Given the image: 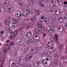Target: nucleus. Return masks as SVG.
Here are the masks:
<instances>
[{
  "label": "nucleus",
  "instance_id": "obj_46",
  "mask_svg": "<svg viewBox=\"0 0 67 67\" xmlns=\"http://www.w3.org/2000/svg\"><path fill=\"white\" fill-rule=\"evenodd\" d=\"M48 52V51L47 50H45L44 52V54H47Z\"/></svg>",
  "mask_w": 67,
  "mask_h": 67
},
{
  "label": "nucleus",
  "instance_id": "obj_25",
  "mask_svg": "<svg viewBox=\"0 0 67 67\" xmlns=\"http://www.w3.org/2000/svg\"><path fill=\"white\" fill-rule=\"evenodd\" d=\"M19 62H22V63H23V62H24V61L23 60V58H20L19 60Z\"/></svg>",
  "mask_w": 67,
  "mask_h": 67
},
{
  "label": "nucleus",
  "instance_id": "obj_36",
  "mask_svg": "<svg viewBox=\"0 0 67 67\" xmlns=\"http://www.w3.org/2000/svg\"><path fill=\"white\" fill-rule=\"evenodd\" d=\"M11 64V62H10L9 63V67H14L15 66V65H13L10 64Z\"/></svg>",
  "mask_w": 67,
  "mask_h": 67
},
{
  "label": "nucleus",
  "instance_id": "obj_26",
  "mask_svg": "<svg viewBox=\"0 0 67 67\" xmlns=\"http://www.w3.org/2000/svg\"><path fill=\"white\" fill-rule=\"evenodd\" d=\"M7 49L6 48H4L3 49V51L4 52V53H7Z\"/></svg>",
  "mask_w": 67,
  "mask_h": 67
},
{
  "label": "nucleus",
  "instance_id": "obj_40",
  "mask_svg": "<svg viewBox=\"0 0 67 67\" xmlns=\"http://www.w3.org/2000/svg\"><path fill=\"white\" fill-rule=\"evenodd\" d=\"M35 37L36 38H37V40H38H38H39V39H40V36H39L38 37L37 35H36Z\"/></svg>",
  "mask_w": 67,
  "mask_h": 67
},
{
  "label": "nucleus",
  "instance_id": "obj_45",
  "mask_svg": "<svg viewBox=\"0 0 67 67\" xmlns=\"http://www.w3.org/2000/svg\"><path fill=\"white\" fill-rule=\"evenodd\" d=\"M35 11L34 10H33L30 12V13H31V14H33L34 13Z\"/></svg>",
  "mask_w": 67,
  "mask_h": 67
},
{
  "label": "nucleus",
  "instance_id": "obj_24",
  "mask_svg": "<svg viewBox=\"0 0 67 67\" xmlns=\"http://www.w3.org/2000/svg\"><path fill=\"white\" fill-rule=\"evenodd\" d=\"M52 7L54 9H57L58 8L57 7V6H56L55 4V5H52Z\"/></svg>",
  "mask_w": 67,
  "mask_h": 67
},
{
  "label": "nucleus",
  "instance_id": "obj_18",
  "mask_svg": "<svg viewBox=\"0 0 67 67\" xmlns=\"http://www.w3.org/2000/svg\"><path fill=\"white\" fill-rule=\"evenodd\" d=\"M38 42V41L37 40H34L32 41V43L33 44H37Z\"/></svg>",
  "mask_w": 67,
  "mask_h": 67
},
{
  "label": "nucleus",
  "instance_id": "obj_52",
  "mask_svg": "<svg viewBox=\"0 0 67 67\" xmlns=\"http://www.w3.org/2000/svg\"><path fill=\"white\" fill-rule=\"evenodd\" d=\"M46 54L47 55H51V54L48 51V53H47Z\"/></svg>",
  "mask_w": 67,
  "mask_h": 67
},
{
  "label": "nucleus",
  "instance_id": "obj_63",
  "mask_svg": "<svg viewBox=\"0 0 67 67\" xmlns=\"http://www.w3.org/2000/svg\"><path fill=\"white\" fill-rule=\"evenodd\" d=\"M36 12H37V14H40V12L39 11H38V10H37L36 11Z\"/></svg>",
  "mask_w": 67,
  "mask_h": 67
},
{
  "label": "nucleus",
  "instance_id": "obj_38",
  "mask_svg": "<svg viewBox=\"0 0 67 67\" xmlns=\"http://www.w3.org/2000/svg\"><path fill=\"white\" fill-rule=\"evenodd\" d=\"M14 48L18 47H19V46H18V44H14Z\"/></svg>",
  "mask_w": 67,
  "mask_h": 67
},
{
  "label": "nucleus",
  "instance_id": "obj_51",
  "mask_svg": "<svg viewBox=\"0 0 67 67\" xmlns=\"http://www.w3.org/2000/svg\"><path fill=\"white\" fill-rule=\"evenodd\" d=\"M37 49L38 50H39L40 51H41V50H42V48L41 47H38Z\"/></svg>",
  "mask_w": 67,
  "mask_h": 67
},
{
  "label": "nucleus",
  "instance_id": "obj_64",
  "mask_svg": "<svg viewBox=\"0 0 67 67\" xmlns=\"http://www.w3.org/2000/svg\"><path fill=\"white\" fill-rule=\"evenodd\" d=\"M67 7V5H65L64 6L63 9H65V8H66V7Z\"/></svg>",
  "mask_w": 67,
  "mask_h": 67
},
{
  "label": "nucleus",
  "instance_id": "obj_7",
  "mask_svg": "<svg viewBox=\"0 0 67 67\" xmlns=\"http://www.w3.org/2000/svg\"><path fill=\"white\" fill-rule=\"evenodd\" d=\"M39 4L40 5L42 6V7H44V5H43V1L42 0H40L39 2Z\"/></svg>",
  "mask_w": 67,
  "mask_h": 67
},
{
  "label": "nucleus",
  "instance_id": "obj_5",
  "mask_svg": "<svg viewBox=\"0 0 67 67\" xmlns=\"http://www.w3.org/2000/svg\"><path fill=\"white\" fill-rule=\"evenodd\" d=\"M55 59H58L59 56H60V54L58 53H57L55 54Z\"/></svg>",
  "mask_w": 67,
  "mask_h": 67
},
{
  "label": "nucleus",
  "instance_id": "obj_28",
  "mask_svg": "<svg viewBox=\"0 0 67 67\" xmlns=\"http://www.w3.org/2000/svg\"><path fill=\"white\" fill-rule=\"evenodd\" d=\"M58 21H59V22H63V19L61 18H59L58 19Z\"/></svg>",
  "mask_w": 67,
  "mask_h": 67
},
{
  "label": "nucleus",
  "instance_id": "obj_15",
  "mask_svg": "<svg viewBox=\"0 0 67 67\" xmlns=\"http://www.w3.org/2000/svg\"><path fill=\"white\" fill-rule=\"evenodd\" d=\"M32 42V40L31 39H29L27 41V43L29 44H31Z\"/></svg>",
  "mask_w": 67,
  "mask_h": 67
},
{
  "label": "nucleus",
  "instance_id": "obj_50",
  "mask_svg": "<svg viewBox=\"0 0 67 67\" xmlns=\"http://www.w3.org/2000/svg\"><path fill=\"white\" fill-rule=\"evenodd\" d=\"M3 58V55H0V59H1V58Z\"/></svg>",
  "mask_w": 67,
  "mask_h": 67
},
{
  "label": "nucleus",
  "instance_id": "obj_27",
  "mask_svg": "<svg viewBox=\"0 0 67 67\" xmlns=\"http://www.w3.org/2000/svg\"><path fill=\"white\" fill-rule=\"evenodd\" d=\"M47 29L48 31H50V30H52V28L51 27L48 26L47 27Z\"/></svg>",
  "mask_w": 67,
  "mask_h": 67
},
{
  "label": "nucleus",
  "instance_id": "obj_42",
  "mask_svg": "<svg viewBox=\"0 0 67 67\" xmlns=\"http://www.w3.org/2000/svg\"><path fill=\"white\" fill-rule=\"evenodd\" d=\"M12 29L13 30L14 29H15V25H12Z\"/></svg>",
  "mask_w": 67,
  "mask_h": 67
},
{
  "label": "nucleus",
  "instance_id": "obj_33",
  "mask_svg": "<svg viewBox=\"0 0 67 67\" xmlns=\"http://www.w3.org/2000/svg\"><path fill=\"white\" fill-rule=\"evenodd\" d=\"M0 11L2 13L3 12H4V9H3V8H1L0 9Z\"/></svg>",
  "mask_w": 67,
  "mask_h": 67
},
{
  "label": "nucleus",
  "instance_id": "obj_31",
  "mask_svg": "<svg viewBox=\"0 0 67 67\" xmlns=\"http://www.w3.org/2000/svg\"><path fill=\"white\" fill-rule=\"evenodd\" d=\"M19 3L21 5H23L24 4L21 1H20L19 2Z\"/></svg>",
  "mask_w": 67,
  "mask_h": 67
},
{
  "label": "nucleus",
  "instance_id": "obj_22",
  "mask_svg": "<svg viewBox=\"0 0 67 67\" xmlns=\"http://www.w3.org/2000/svg\"><path fill=\"white\" fill-rule=\"evenodd\" d=\"M60 13V12H59V10L57 9L56 10L55 12V14H57V15H59Z\"/></svg>",
  "mask_w": 67,
  "mask_h": 67
},
{
  "label": "nucleus",
  "instance_id": "obj_11",
  "mask_svg": "<svg viewBox=\"0 0 67 67\" xmlns=\"http://www.w3.org/2000/svg\"><path fill=\"white\" fill-rule=\"evenodd\" d=\"M58 17V15H53L52 16V19L53 20H55Z\"/></svg>",
  "mask_w": 67,
  "mask_h": 67
},
{
  "label": "nucleus",
  "instance_id": "obj_39",
  "mask_svg": "<svg viewBox=\"0 0 67 67\" xmlns=\"http://www.w3.org/2000/svg\"><path fill=\"white\" fill-rule=\"evenodd\" d=\"M17 15H20V14H21V12H20V11H17Z\"/></svg>",
  "mask_w": 67,
  "mask_h": 67
},
{
  "label": "nucleus",
  "instance_id": "obj_20",
  "mask_svg": "<svg viewBox=\"0 0 67 67\" xmlns=\"http://www.w3.org/2000/svg\"><path fill=\"white\" fill-rule=\"evenodd\" d=\"M49 32L51 34L53 33H55V30L54 29H52V30H49Z\"/></svg>",
  "mask_w": 67,
  "mask_h": 67
},
{
  "label": "nucleus",
  "instance_id": "obj_43",
  "mask_svg": "<svg viewBox=\"0 0 67 67\" xmlns=\"http://www.w3.org/2000/svg\"><path fill=\"white\" fill-rule=\"evenodd\" d=\"M36 63L38 65H39L40 64H41V62H40V61H37L36 62Z\"/></svg>",
  "mask_w": 67,
  "mask_h": 67
},
{
  "label": "nucleus",
  "instance_id": "obj_62",
  "mask_svg": "<svg viewBox=\"0 0 67 67\" xmlns=\"http://www.w3.org/2000/svg\"><path fill=\"white\" fill-rule=\"evenodd\" d=\"M14 58H15V60H17V59H18V58L15 56V57Z\"/></svg>",
  "mask_w": 67,
  "mask_h": 67
},
{
  "label": "nucleus",
  "instance_id": "obj_29",
  "mask_svg": "<svg viewBox=\"0 0 67 67\" xmlns=\"http://www.w3.org/2000/svg\"><path fill=\"white\" fill-rule=\"evenodd\" d=\"M8 31L9 32V33H10V34H12V33H13V32L12 31V30L9 28L8 29Z\"/></svg>",
  "mask_w": 67,
  "mask_h": 67
},
{
  "label": "nucleus",
  "instance_id": "obj_58",
  "mask_svg": "<svg viewBox=\"0 0 67 67\" xmlns=\"http://www.w3.org/2000/svg\"><path fill=\"white\" fill-rule=\"evenodd\" d=\"M16 67H20V65H19V64H17L16 65Z\"/></svg>",
  "mask_w": 67,
  "mask_h": 67
},
{
  "label": "nucleus",
  "instance_id": "obj_59",
  "mask_svg": "<svg viewBox=\"0 0 67 67\" xmlns=\"http://www.w3.org/2000/svg\"><path fill=\"white\" fill-rule=\"evenodd\" d=\"M14 44V43H13V42H11L10 44V45H11V46L13 45Z\"/></svg>",
  "mask_w": 67,
  "mask_h": 67
},
{
  "label": "nucleus",
  "instance_id": "obj_37",
  "mask_svg": "<svg viewBox=\"0 0 67 67\" xmlns=\"http://www.w3.org/2000/svg\"><path fill=\"white\" fill-rule=\"evenodd\" d=\"M35 50V48H33L31 50V53H33V52H34V51Z\"/></svg>",
  "mask_w": 67,
  "mask_h": 67
},
{
  "label": "nucleus",
  "instance_id": "obj_35",
  "mask_svg": "<svg viewBox=\"0 0 67 67\" xmlns=\"http://www.w3.org/2000/svg\"><path fill=\"white\" fill-rule=\"evenodd\" d=\"M8 4H9V2H5L4 3V4L5 7H7V6H6V5H7Z\"/></svg>",
  "mask_w": 67,
  "mask_h": 67
},
{
  "label": "nucleus",
  "instance_id": "obj_10",
  "mask_svg": "<svg viewBox=\"0 0 67 67\" xmlns=\"http://www.w3.org/2000/svg\"><path fill=\"white\" fill-rule=\"evenodd\" d=\"M63 30H64L63 29V27H59L58 29V31H59V32H63Z\"/></svg>",
  "mask_w": 67,
  "mask_h": 67
},
{
  "label": "nucleus",
  "instance_id": "obj_4",
  "mask_svg": "<svg viewBox=\"0 0 67 67\" xmlns=\"http://www.w3.org/2000/svg\"><path fill=\"white\" fill-rule=\"evenodd\" d=\"M26 36L28 38H30L32 36V32L30 31L29 32H27L26 33Z\"/></svg>",
  "mask_w": 67,
  "mask_h": 67
},
{
  "label": "nucleus",
  "instance_id": "obj_17",
  "mask_svg": "<svg viewBox=\"0 0 67 67\" xmlns=\"http://www.w3.org/2000/svg\"><path fill=\"white\" fill-rule=\"evenodd\" d=\"M36 20V19L35 18V17H33L32 19H30V20L31 21H32V22H34Z\"/></svg>",
  "mask_w": 67,
  "mask_h": 67
},
{
  "label": "nucleus",
  "instance_id": "obj_32",
  "mask_svg": "<svg viewBox=\"0 0 67 67\" xmlns=\"http://www.w3.org/2000/svg\"><path fill=\"white\" fill-rule=\"evenodd\" d=\"M41 30L42 33H43V34H44V32H45V29H44V27L42 28Z\"/></svg>",
  "mask_w": 67,
  "mask_h": 67
},
{
  "label": "nucleus",
  "instance_id": "obj_56",
  "mask_svg": "<svg viewBox=\"0 0 67 67\" xmlns=\"http://www.w3.org/2000/svg\"><path fill=\"white\" fill-rule=\"evenodd\" d=\"M36 33H37V34H40V30H38V31H37Z\"/></svg>",
  "mask_w": 67,
  "mask_h": 67
},
{
  "label": "nucleus",
  "instance_id": "obj_9",
  "mask_svg": "<svg viewBox=\"0 0 67 67\" xmlns=\"http://www.w3.org/2000/svg\"><path fill=\"white\" fill-rule=\"evenodd\" d=\"M5 23L7 25H9V24L10 23V20L9 19H8L5 21Z\"/></svg>",
  "mask_w": 67,
  "mask_h": 67
},
{
  "label": "nucleus",
  "instance_id": "obj_30",
  "mask_svg": "<svg viewBox=\"0 0 67 67\" xmlns=\"http://www.w3.org/2000/svg\"><path fill=\"white\" fill-rule=\"evenodd\" d=\"M24 9H25V10H28L29 9V7L27 6H25L24 8Z\"/></svg>",
  "mask_w": 67,
  "mask_h": 67
},
{
  "label": "nucleus",
  "instance_id": "obj_16",
  "mask_svg": "<svg viewBox=\"0 0 67 67\" xmlns=\"http://www.w3.org/2000/svg\"><path fill=\"white\" fill-rule=\"evenodd\" d=\"M21 41V40L19 38H18L16 41V42L17 44L19 43V42H20Z\"/></svg>",
  "mask_w": 67,
  "mask_h": 67
},
{
  "label": "nucleus",
  "instance_id": "obj_61",
  "mask_svg": "<svg viewBox=\"0 0 67 67\" xmlns=\"http://www.w3.org/2000/svg\"><path fill=\"white\" fill-rule=\"evenodd\" d=\"M14 20L16 22H18V19L16 18H15L14 19Z\"/></svg>",
  "mask_w": 67,
  "mask_h": 67
},
{
  "label": "nucleus",
  "instance_id": "obj_55",
  "mask_svg": "<svg viewBox=\"0 0 67 67\" xmlns=\"http://www.w3.org/2000/svg\"><path fill=\"white\" fill-rule=\"evenodd\" d=\"M16 63V62L15 61V62H13L12 63V64H11V65H15V64Z\"/></svg>",
  "mask_w": 67,
  "mask_h": 67
},
{
  "label": "nucleus",
  "instance_id": "obj_12",
  "mask_svg": "<svg viewBox=\"0 0 67 67\" xmlns=\"http://www.w3.org/2000/svg\"><path fill=\"white\" fill-rule=\"evenodd\" d=\"M52 42H49L47 43V47H51L52 46Z\"/></svg>",
  "mask_w": 67,
  "mask_h": 67
},
{
  "label": "nucleus",
  "instance_id": "obj_3",
  "mask_svg": "<svg viewBox=\"0 0 67 67\" xmlns=\"http://www.w3.org/2000/svg\"><path fill=\"white\" fill-rule=\"evenodd\" d=\"M29 13L27 11H25L23 12V15L24 16H27L29 15Z\"/></svg>",
  "mask_w": 67,
  "mask_h": 67
},
{
  "label": "nucleus",
  "instance_id": "obj_6",
  "mask_svg": "<svg viewBox=\"0 0 67 67\" xmlns=\"http://www.w3.org/2000/svg\"><path fill=\"white\" fill-rule=\"evenodd\" d=\"M58 3L59 5H63V4H64V3L61 0H59L58 1Z\"/></svg>",
  "mask_w": 67,
  "mask_h": 67
},
{
  "label": "nucleus",
  "instance_id": "obj_44",
  "mask_svg": "<svg viewBox=\"0 0 67 67\" xmlns=\"http://www.w3.org/2000/svg\"><path fill=\"white\" fill-rule=\"evenodd\" d=\"M19 47H16V48H14V49H15V51H18V50H19Z\"/></svg>",
  "mask_w": 67,
  "mask_h": 67
},
{
  "label": "nucleus",
  "instance_id": "obj_48",
  "mask_svg": "<svg viewBox=\"0 0 67 67\" xmlns=\"http://www.w3.org/2000/svg\"><path fill=\"white\" fill-rule=\"evenodd\" d=\"M44 65L46 67H48V66H49L47 65V62H46L44 64Z\"/></svg>",
  "mask_w": 67,
  "mask_h": 67
},
{
  "label": "nucleus",
  "instance_id": "obj_34",
  "mask_svg": "<svg viewBox=\"0 0 67 67\" xmlns=\"http://www.w3.org/2000/svg\"><path fill=\"white\" fill-rule=\"evenodd\" d=\"M29 3L31 5H32L33 4V2L32 1H30Z\"/></svg>",
  "mask_w": 67,
  "mask_h": 67
},
{
  "label": "nucleus",
  "instance_id": "obj_14",
  "mask_svg": "<svg viewBox=\"0 0 67 67\" xmlns=\"http://www.w3.org/2000/svg\"><path fill=\"white\" fill-rule=\"evenodd\" d=\"M20 35L21 37H24L25 35V32L24 31H22L20 33Z\"/></svg>",
  "mask_w": 67,
  "mask_h": 67
},
{
  "label": "nucleus",
  "instance_id": "obj_21",
  "mask_svg": "<svg viewBox=\"0 0 67 67\" xmlns=\"http://www.w3.org/2000/svg\"><path fill=\"white\" fill-rule=\"evenodd\" d=\"M51 1L53 5H55V4H56V1H55V0H51Z\"/></svg>",
  "mask_w": 67,
  "mask_h": 67
},
{
  "label": "nucleus",
  "instance_id": "obj_41",
  "mask_svg": "<svg viewBox=\"0 0 67 67\" xmlns=\"http://www.w3.org/2000/svg\"><path fill=\"white\" fill-rule=\"evenodd\" d=\"M18 30H16V31H15L14 32V34L15 35V36L18 34Z\"/></svg>",
  "mask_w": 67,
  "mask_h": 67
},
{
  "label": "nucleus",
  "instance_id": "obj_57",
  "mask_svg": "<svg viewBox=\"0 0 67 67\" xmlns=\"http://www.w3.org/2000/svg\"><path fill=\"white\" fill-rule=\"evenodd\" d=\"M66 59V57L65 56H64V57H62V59Z\"/></svg>",
  "mask_w": 67,
  "mask_h": 67
},
{
  "label": "nucleus",
  "instance_id": "obj_49",
  "mask_svg": "<svg viewBox=\"0 0 67 67\" xmlns=\"http://www.w3.org/2000/svg\"><path fill=\"white\" fill-rule=\"evenodd\" d=\"M4 36L5 37H7L8 36V33H6V34H5L4 35Z\"/></svg>",
  "mask_w": 67,
  "mask_h": 67
},
{
  "label": "nucleus",
  "instance_id": "obj_19",
  "mask_svg": "<svg viewBox=\"0 0 67 67\" xmlns=\"http://www.w3.org/2000/svg\"><path fill=\"white\" fill-rule=\"evenodd\" d=\"M58 59H55V60H54L53 62V64L54 65L57 64V62H58Z\"/></svg>",
  "mask_w": 67,
  "mask_h": 67
},
{
  "label": "nucleus",
  "instance_id": "obj_23",
  "mask_svg": "<svg viewBox=\"0 0 67 67\" xmlns=\"http://www.w3.org/2000/svg\"><path fill=\"white\" fill-rule=\"evenodd\" d=\"M29 48L28 47H26V48H25V49H24V52H25V53H26L27 51L29 50Z\"/></svg>",
  "mask_w": 67,
  "mask_h": 67
},
{
  "label": "nucleus",
  "instance_id": "obj_1",
  "mask_svg": "<svg viewBox=\"0 0 67 67\" xmlns=\"http://www.w3.org/2000/svg\"><path fill=\"white\" fill-rule=\"evenodd\" d=\"M40 20L41 22H44L46 24H47L49 22V19L48 18L46 19H45V17L44 16L41 17L40 18Z\"/></svg>",
  "mask_w": 67,
  "mask_h": 67
},
{
  "label": "nucleus",
  "instance_id": "obj_53",
  "mask_svg": "<svg viewBox=\"0 0 67 67\" xmlns=\"http://www.w3.org/2000/svg\"><path fill=\"white\" fill-rule=\"evenodd\" d=\"M46 60H51V58H46Z\"/></svg>",
  "mask_w": 67,
  "mask_h": 67
},
{
  "label": "nucleus",
  "instance_id": "obj_13",
  "mask_svg": "<svg viewBox=\"0 0 67 67\" xmlns=\"http://www.w3.org/2000/svg\"><path fill=\"white\" fill-rule=\"evenodd\" d=\"M13 11V8L12 7H10L9 8L8 11L9 12L11 13Z\"/></svg>",
  "mask_w": 67,
  "mask_h": 67
},
{
  "label": "nucleus",
  "instance_id": "obj_2",
  "mask_svg": "<svg viewBox=\"0 0 67 67\" xmlns=\"http://www.w3.org/2000/svg\"><path fill=\"white\" fill-rule=\"evenodd\" d=\"M18 64L20 65H21V67H34L33 65H29L27 66L26 64H24V62H23V63L21 61L20 62H19V61L18 62Z\"/></svg>",
  "mask_w": 67,
  "mask_h": 67
},
{
  "label": "nucleus",
  "instance_id": "obj_8",
  "mask_svg": "<svg viewBox=\"0 0 67 67\" xmlns=\"http://www.w3.org/2000/svg\"><path fill=\"white\" fill-rule=\"evenodd\" d=\"M50 40L51 41V42H52V43H55V38L53 36L51 37L50 38Z\"/></svg>",
  "mask_w": 67,
  "mask_h": 67
},
{
  "label": "nucleus",
  "instance_id": "obj_47",
  "mask_svg": "<svg viewBox=\"0 0 67 67\" xmlns=\"http://www.w3.org/2000/svg\"><path fill=\"white\" fill-rule=\"evenodd\" d=\"M38 27L41 29L42 27V26H41V25L40 24H39L38 25Z\"/></svg>",
  "mask_w": 67,
  "mask_h": 67
},
{
  "label": "nucleus",
  "instance_id": "obj_60",
  "mask_svg": "<svg viewBox=\"0 0 67 67\" xmlns=\"http://www.w3.org/2000/svg\"><path fill=\"white\" fill-rule=\"evenodd\" d=\"M29 58V56L28 55H26L25 57V59H28Z\"/></svg>",
  "mask_w": 67,
  "mask_h": 67
},
{
  "label": "nucleus",
  "instance_id": "obj_54",
  "mask_svg": "<svg viewBox=\"0 0 67 67\" xmlns=\"http://www.w3.org/2000/svg\"><path fill=\"white\" fill-rule=\"evenodd\" d=\"M18 45H19L20 46L21 45V44H22V43H21V41H20V42H19L18 43Z\"/></svg>",
  "mask_w": 67,
  "mask_h": 67
}]
</instances>
